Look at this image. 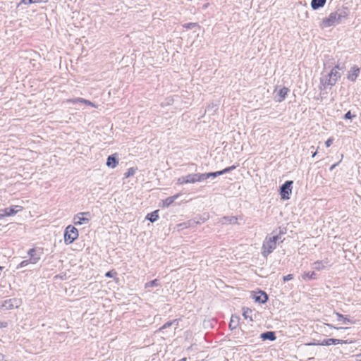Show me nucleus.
<instances>
[{
    "label": "nucleus",
    "instance_id": "nucleus-1",
    "mask_svg": "<svg viewBox=\"0 0 361 361\" xmlns=\"http://www.w3.org/2000/svg\"><path fill=\"white\" fill-rule=\"evenodd\" d=\"M286 228L279 227L278 230L273 231L271 236L265 238L262 247V254L264 257H267L276 249L277 243L284 240L282 235L286 234Z\"/></svg>",
    "mask_w": 361,
    "mask_h": 361
},
{
    "label": "nucleus",
    "instance_id": "nucleus-2",
    "mask_svg": "<svg viewBox=\"0 0 361 361\" xmlns=\"http://www.w3.org/2000/svg\"><path fill=\"white\" fill-rule=\"evenodd\" d=\"M348 11L344 8H338L326 18L322 19L320 27L322 28L335 26L342 23L348 16Z\"/></svg>",
    "mask_w": 361,
    "mask_h": 361
},
{
    "label": "nucleus",
    "instance_id": "nucleus-3",
    "mask_svg": "<svg viewBox=\"0 0 361 361\" xmlns=\"http://www.w3.org/2000/svg\"><path fill=\"white\" fill-rule=\"evenodd\" d=\"M203 180L202 173H191L187 176H180L177 179V184L183 185L188 183H195Z\"/></svg>",
    "mask_w": 361,
    "mask_h": 361
},
{
    "label": "nucleus",
    "instance_id": "nucleus-4",
    "mask_svg": "<svg viewBox=\"0 0 361 361\" xmlns=\"http://www.w3.org/2000/svg\"><path fill=\"white\" fill-rule=\"evenodd\" d=\"M78 238V229L72 225L68 226L64 232V241L66 245L71 244Z\"/></svg>",
    "mask_w": 361,
    "mask_h": 361
},
{
    "label": "nucleus",
    "instance_id": "nucleus-5",
    "mask_svg": "<svg viewBox=\"0 0 361 361\" xmlns=\"http://www.w3.org/2000/svg\"><path fill=\"white\" fill-rule=\"evenodd\" d=\"M91 219V214L89 212H80L74 216L73 223L75 225H82L88 224Z\"/></svg>",
    "mask_w": 361,
    "mask_h": 361
},
{
    "label": "nucleus",
    "instance_id": "nucleus-6",
    "mask_svg": "<svg viewBox=\"0 0 361 361\" xmlns=\"http://www.w3.org/2000/svg\"><path fill=\"white\" fill-rule=\"evenodd\" d=\"M293 180L286 181L280 188V195L282 200L290 199V195L292 192Z\"/></svg>",
    "mask_w": 361,
    "mask_h": 361
},
{
    "label": "nucleus",
    "instance_id": "nucleus-7",
    "mask_svg": "<svg viewBox=\"0 0 361 361\" xmlns=\"http://www.w3.org/2000/svg\"><path fill=\"white\" fill-rule=\"evenodd\" d=\"M23 209V207L19 205H15L10 207L5 208L0 211V219L5 216H9L15 215L18 212Z\"/></svg>",
    "mask_w": 361,
    "mask_h": 361
},
{
    "label": "nucleus",
    "instance_id": "nucleus-8",
    "mask_svg": "<svg viewBox=\"0 0 361 361\" xmlns=\"http://www.w3.org/2000/svg\"><path fill=\"white\" fill-rule=\"evenodd\" d=\"M347 341L336 339V338H327L323 340L322 342H317L314 343H310V345H337V344H343L347 343Z\"/></svg>",
    "mask_w": 361,
    "mask_h": 361
},
{
    "label": "nucleus",
    "instance_id": "nucleus-9",
    "mask_svg": "<svg viewBox=\"0 0 361 361\" xmlns=\"http://www.w3.org/2000/svg\"><path fill=\"white\" fill-rule=\"evenodd\" d=\"M360 72V68L357 66H353L348 71L347 78L351 82H355Z\"/></svg>",
    "mask_w": 361,
    "mask_h": 361
},
{
    "label": "nucleus",
    "instance_id": "nucleus-10",
    "mask_svg": "<svg viewBox=\"0 0 361 361\" xmlns=\"http://www.w3.org/2000/svg\"><path fill=\"white\" fill-rule=\"evenodd\" d=\"M27 254L30 260L32 261V264H37L40 259L41 252H38L35 248L30 249Z\"/></svg>",
    "mask_w": 361,
    "mask_h": 361
},
{
    "label": "nucleus",
    "instance_id": "nucleus-11",
    "mask_svg": "<svg viewBox=\"0 0 361 361\" xmlns=\"http://www.w3.org/2000/svg\"><path fill=\"white\" fill-rule=\"evenodd\" d=\"M20 300L16 298L9 299L4 301L2 307H4L6 310H11L15 307H18L20 305Z\"/></svg>",
    "mask_w": 361,
    "mask_h": 361
},
{
    "label": "nucleus",
    "instance_id": "nucleus-12",
    "mask_svg": "<svg viewBox=\"0 0 361 361\" xmlns=\"http://www.w3.org/2000/svg\"><path fill=\"white\" fill-rule=\"evenodd\" d=\"M288 92H289V89L286 87L281 88L277 92L276 94L275 95L274 99H275L276 102H281L282 101H283L285 99L286 95L288 94Z\"/></svg>",
    "mask_w": 361,
    "mask_h": 361
},
{
    "label": "nucleus",
    "instance_id": "nucleus-13",
    "mask_svg": "<svg viewBox=\"0 0 361 361\" xmlns=\"http://www.w3.org/2000/svg\"><path fill=\"white\" fill-rule=\"evenodd\" d=\"M118 164V159L117 154H114L108 157L106 160V165L109 167L114 169Z\"/></svg>",
    "mask_w": 361,
    "mask_h": 361
},
{
    "label": "nucleus",
    "instance_id": "nucleus-14",
    "mask_svg": "<svg viewBox=\"0 0 361 361\" xmlns=\"http://www.w3.org/2000/svg\"><path fill=\"white\" fill-rule=\"evenodd\" d=\"M255 302L264 304L268 300L267 294L264 291H259L254 297Z\"/></svg>",
    "mask_w": 361,
    "mask_h": 361
},
{
    "label": "nucleus",
    "instance_id": "nucleus-15",
    "mask_svg": "<svg viewBox=\"0 0 361 361\" xmlns=\"http://www.w3.org/2000/svg\"><path fill=\"white\" fill-rule=\"evenodd\" d=\"M67 102L68 103H71V104H76L78 102H80V103H83V104H85L87 105H90L92 107H96V105L92 103V102H90V100H87L85 99H83V98H80V97H78V98H74V99H69L67 100Z\"/></svg>",
    "mask_w": 361,
    "mask_h": 361
},
{
    "label": "nucleus",
    "instance_id": "nucleus-16",
    "mask_svg": "<svg viewBox=\"0 0 361 361\" xmlns=\"http://www.w3.org/2000/svg\"><path fill=\"white\" fill-rule=\"evenodd\" d=\"M260 338L263 341L269 340L271 341H275L276 337L274 331H266L260 335Z\"/></svg>",
    "mask_w": 361,
    "mask_h": 361
},
{
    "label": "nucleus",
    "instance_id": "nucleus-17",
    "mask_svg": "<svg viewBox=\"0 0 361 361\" xmlns=\"http://www.w3.org/2000/svg\"><path fill=\"white\" fill-rule=\"evenodd\" d=\"M336 83V82L334 79H331L329 77H328V75H326V78L321 79V84L324 86V88H326L328 86L331 88Z\"/></svg>",
    "mask_w": 361,
    "mask_h": 361
},
{
    "label": "nucleus",
    "instance_id": "nucleus-18",
    "mask_svg": "<svg viewBox=\"0 0 361 361\" xmlns=\"http://www.w3.org/2000/svg\"><path fill=\"white\" fill-rule=\"evenodd\" d=\"M326 1V0H312L311 7L313 10H317L322 8L325 5Z\"/></svg>",
    "mask_w": 361,
    "mask_h": 361
},
{
    "label": "nucleus",
    "instance_id": "nucleus-19",
    "mask_svg": "<svg viewBox=\"0 0 361 361\" xmlns=\"http://www.w3.org/2000/svg\"><path fill=\"white\" fill-rule=\"evenodd\" d=\"M240 317L237 315H232L229 323V327L231 330L235 329L239 324Z\"/></svg>",
    "mask_w": 361,
    "mask_h": 361
},
{
    "label": "nucleus",
    "instance_id": "nucleus-20",
    "mask_svg": "<svg viewBox=\"0 0 361 361\" xmlns=\"http://www.w3.org/2000/svg\"><path fill=\"white\" fill-rule=\"evenodd\" d=\"M327 264H328L327 260L317 261V262H314L313 268L319 271V270H322V269H324V267H326V266Z\"/></svg>",
    "mask_w": 361,
    "mask_h": 361
},
{
    "label": "nucleus",
    "instance_id": "nucleus-21",
    "mask_svg": "<svg viewBox=\"0 0 361 361\" xmlns=\"http://www.w3.org/2000/svg\"><path fill=\"white\" fill-rule=\"evenodd\" d=\"M243 316L245 319H250V321H253L252 319V310L248 307H243Z\"/></svg>",
    "mask_w": 361,
    "mask_h": 361
},
{
    "label": "nucleus",
    "instance_id": "nucleus-22",
    "mask_svg": "<svg viewBox=\"0 0 361 361\" xmlns=\"http://www.w3.org/2000/svg\"><path fill=\"white\" fill-rule=\"evenodd\" d=\"M178 196H179V195L177 194L176 195H173V196L169 197L166 198L163 201L164 206L168 207L169 206H170L178 197Z\"/></svg>",
    "mask_w": 361,
    "mask_h": 361
},
{
    "label": "nucleus",
    "instance_id": "nucleus-23",
    "mask_svg": "<svg viewBox=\"0 0 361 361\" xmlns=\"http://www.w3.org/2000/svg\"><path fill=\"white\" fill-rule=\"evenodd\" d=\"M336 315L337 317V321L338 322H343V324H353V322L349 319L348 318L345 317L342 314H340L338 312H336Z\"/></svg>",
    "mask_w": 361,
    "mask_h": 361
},
{
    "label": "nucleus",
    "instance_id": "nucleus-24",
    "mask_svg": "<svg viewBox=\"0 0 361 361\" xmlns=\"http://www.w3.org/2000/svg\"><path fill=\"white\" fill-rule=\"evenodd\" d=\"M341 73L336 71L335 68H332L330 73L328 74V77H329L331 79H334L336 82L338 79L341 78Z\"/></svg>",
    "mask_w": 361,
    "mask_h": 361
},
{
    "label": "nucleus",
    "instance_id": "nucleus-25",
    "mask_svg": "<svg viewBox=\"0 0 361 361\" xmlns=\"http://www.w3.org/2000/svg\"><path fill=\"white\" fill-rule=\"evenodd\" d=\"M159 218L158 210L154 211L153 212L148 214L146 219L150 221L151 222L156 221Z\"/></svg>",
    "mask_w": 361,
    "mask_h": 361
},
{
    "label": "nucleus",
    "instance_id": "nucleus-26",
    "mask_svg": "<svg viewBox=\"0 0 361 361\" xmlns=\"http://www.w3.org/2000/svg\"><path fill=\"white\" fill-rule=\"evenodd\" d=\"M47 0H21L20 1V3L18 4V6H19L21 4L28 5V4H31L37 3V2H47Z\"/></svg>",
    "mask_w": 361,
    "mask_h": 361
},
{
    "label": "nucleus",
    "instance_id": "nucleus-27",
    "mask_svg": "<svg viewBox=\"0 0 361 361\" xmlns=\"http://www.w3.org/2000/svg\"><path fill=\"white\" fill-rule=\"evenodd\" d=\"M316 278L317 274L314 271L306 272L302 275L303 279H315Z\"/></svg>",
    "mask_w": 361,
    "mask_h": 361
},
{
    "label": "nucleus",
    "instance_id": "nucleus-28",
    "mask_svg": "<svg viewBox=\"0 0 361 361\" xmlns=\"http://www.w3.org/2000/svg\"><path fill=\"white\" fill-rule=\"evenodd\" d=\"M176 324V325L178 324V322L177 319H173L172 321H169V322H167L166 323H165L160 329H159V331H161L162 329H167V328H169L171 326H172V324Z\"/></svg>",
    "mask_w": 361,
    "mask_h": 361
},
{
    "label": "nucleus",
    "instance_id": "nucleus-29",
    "mask_svg": "<svg viewBox=\"0 0 361 361\" xmlns=\"http://www.w3.org/2000/svg\"><path fill=\"white\" fill-rule=\"evenodd\" d=\"M226 222H228L231 224H235L237 223V217L235 216H224L223 218Z\"/></svg>",
    "mask_w": 361,
    "mask_h": 361
},
{
    "label": "nucleus",
    "instance_id": "nucleus-30",
    "mask_svg": "<svg viewBox=\"0 0 361 361\" xmlns=\"http://www.w3.org/2000/svg\"><path fill=\"white\" fill-rule=\"evenodd\" d=\"M29 264H32V261L29 258L28 259H25L22 261L17 267L18 269L23 268L25 267L28 266Z\"/></svg>",
    "mask_w": 361,
    "mask_h": 361
},
{
    "label": "nucleus",
    "instance_id": "nucleus-31",
    "mask_svg": "<svg viewBox=\"0 0 361 361\" xmlns=\"http://www.w3.org/2000/svg\"><path fill=\"white\" fill-rule=\"evenodd\" d=\"M158 285H159L158 280L154 279V280L147 282L145 284V288H152L154 286H157Z\"/></svg>",
    "mask_w": 361,
    "mask_h": 361
},
{
    "label": "nucleus",
    "instance_id": "nucleus-32",
    "mask_svg": "<svg viewBox=\"0 0 361 361\" xmlns=\"http://www.w3.org/2000/svg\"><path fill=\"white\" fill-rule=\"evenodd\" d=\"M203 180H207L209 178H216L215 172H209L202 173Z\"/></svg>",
    "mask_w": 361,
    "mask_h": 361
},
{
    "label": "nucleus",
    "instance_id": "nucleus-33",
    "mask_svg": "<svg viewBox=\"0 0 361 361\" xmlns=\"http://www.w3.org/2000/svg\"><path fill=\"white\" fill-rule=\"evenodd\" d=\"M355 114H352L351 111H348L347 113L345 114L343 118L345 120L352 119L353 118H355Z\"/></svg>",
    "mask_w": 361,
    "mask_h": 361
},
{
    "label": "nucleus",
    "instance_id": "nucleus-34",
    "mask_svg": "<svg viewBox=\"0 0 361 361\" xmlns=\"http://www.w3.org/2000/svg\"><path fill=\"white\" fill-rule=\"evenodd\" d=\"M135 173V169L133 168H130L128 169L127 172L125 173V177L128 178L133 176Z\"/></svg>",
    "mask_w": 361,
    "mask_h": 361
},
{
    "label": "nucleus",
    "instance_id": "nucleus-35",
    "mask_svg": "<svg viewBox=\"0 0 361 361\" xmlns=\"http://www.w3.org/2000/svg\"><path fill=\"white\" fill-rule=\"evenodd\" d=\"M236 167H237L236 166L233 165L231 166L225 168L224 169L222 170L223 174H225L226 173H228V172L234 170L235 169H236Z\"/></svg>",
    "mask_w": 361,
    "mask_h": 361
},
{
    "label": "nucleus",
    "instance_id": "nucleus-36",
    "mask_svg": "<svg viewBox=\"0 0 361 361\" xmlns=\"http://www.w3.org/2000/svg\"><path fill=\"white\" fill-rule=\"evenodd\" d=\"M293 279V274H288L286 276H283V281H290L291 279Z\"/></svg>",
    "mask_w": 361,
    "mask_h": 361
},
{
    "label": "nucleus",
    "instance_id": "nucleus-37",
    "mask_svg": "<svg viewBox=\"0 0 361 361\" xmlns=\"http://www.w3.org/2000/svg\"><path fill=\"white\" fill-rule=\"evenodd\" d=\"M332 143H333V140H332V139H331V138H329V139H328V140L326 141V142H325V145H326L327 147H330V146L332 145Z\"/></svg>",
    "mask_w": 361,
    "mask_h": 361
},
{
    "label": "nucleus",
    "instance_id": "nucleus-38",
    "mask_svg": "<svg viewBox=\"0 0 361 361\" xmlns=\"http://www.w3.org/2000/svg\"><path fill=\"white\" fill-rule=\"evenodd\" d=\"M327 326H328L329 327H330L331 329H348L347 327H345V328H344V327L337 328V327L334 326H333V325H331V324H327Z\"/></svg>",
    "mask_w": 361,
    "mask_h": 361
},
{
    "label": "nucleus",
    "instance_id": "nucleus-39",
    "mask_svg": "<svg viewBox=\"0 0 361 361\" xmlns=\"http://www.w3.org/2000/svg\"><path fill=\"white\" fill-rule=\"evenodd\" d=\"M7 326V322H0V328H6Z\"/></svg>",
    "mask_w": 361,
    "mask_h": 361
},
{
    "label": "nucleus",
    "instance_id": "nucleus-40",
    "mask_svg": "<svg viewBox=\"0 0 361 361\" xmlns=\"http://www.w3.org/2000/svg\"><path fill=\"white\" fill-rule=\"evenodd\" d=\"M195 224H197V222H196L195 221L190 220L186 224H188V226H191Z\"/></svg>",
    "mask_w": 361,
    "mask_h": 361
},
{
    "label": "nucleus",
    "instance_id": "nucleus-41",
    "mask_svg": "<svg viewBox=\"0 0 361 361\" xmlns=\"http://www.w3.org/2000/svg\"><path fill=\"white\" fill-rule=\"evenodd\" d=\"M105 276L106 277H112L113 276V273H112V271H108V272L106 273Z\"/></svg>",
    "mask_w": 361,
    "mask_h": 361
},
{
    "label": "nucleus",
    "instance_id": "nucleus-42",
    "mask_svg": "<svg viewBox=\"0 0 361 361\" xmlns=\"http://www.w3.org/2000/svg\"><path fill=\"white\" fill-rule=\"evenodd\" d=\"M215 175H216V177H217L219 176H221V175H223L222 170L221 171H216L215 172Z\"/></svg>",
    "mask_w": 361,
    "mask_h": 361
},
{
    "label": "nucleus",
    "instance_id": "nucleus-43",
    "mask_svg": "<svg viewBox=\"0 0 361 361\" xmlns=\"http://www.w3.org/2000/svg\"><path fill=\"white\" fill-rule=\"evenodd\" d=\"M0 361H6L4 359V355L0 353Z\"/></svg>",
    "mask_w": 361,
    "mask_h": 361
},
{
    "label": "nucleus",
    "instance_id": "nucleus-44",
    "mask_svg": "<svg viewBox=\"0 0 361 361\" xmlns=\"http://www.w3.org/2000/svg\"><path fill=\"white\" fill-rule=\"evenodd\" d=\"M334 68H335V70L336 71V69L341 70L343 68H342V67H340V66H339V65H337V66H336Z\"/></svg>",
    "mask_w": 361,
    "mask_h": 361
},
{
    "label": "nucleus",
    "instance_id": "nucleus-45",
    "mask_svg": "<svg viewBox=\"0 0 361 361\" xmlns=\"http://www.w3.org/2000/svg\"><path fill=\"white\" fill-rule=\"evenodd\" d=\"M357 356V358L359 361H361V353L358 354L356 355Z\"/></svg>",
    "mask_w": 361,
    "mask_h": 361
},
{
    "label": "nucleus",
    "instance_id": "nucleus-46",
    "mask_svg": "<svg viewBox=\"0 0 361 361\" xmlns=\"http://www.w3.org/2000/svg\"><path fill=\"white\" fill-rule=\"evenodd\" d=\"M178 361H187V358L186 357H183L180 360H179Z\"/></svg>",
    "mask_w": 361,
    "mask_h": 361
},
{
    "label": "nucleus",
    "instance_id": "nucleus-47",
    "mask_svg": "<svg viewBox=\"0 0 361 361\" xmlns=\"http://www.w3.org/2000/svg\"><path fill=\"white\" fill-rule=\"evenodd\" d=\"M316 154H317V152H314V153H312V157H314L316 156Z\"/></svg>",
    "mask_w": 361,
    "mask_h": 361
},
{
    "label": "nucleus",
    "instance_id": "nucleus-48",
    "mask_svg": "<svg viewBox=\"0 0 361 361\" xmlns=\"http://www.w3.org/2000/svg\"><path fill=\"white\" fill-rule=\"evenodd\" d=\"M335 166H336V164H334L333 166H331V169H334Z\"/></svg>",
    "mask_w": 361,
    "mask_h": 361
},
{
    "label": "nucleus",
    "instance_id": "nucleus-49",
    "mask_svg": "<svg viewBox=\"0 0 361 361\" xmlns=\"http://www.w3.org/2000/svg\"><path fill=\"white\" fill-rule=\"evenodd\" d=\"M1 269H2V267H0V270H1Z\"/></svg>",
    "mask_w": 361,
    "mask_h": 361
}]
</instances>
